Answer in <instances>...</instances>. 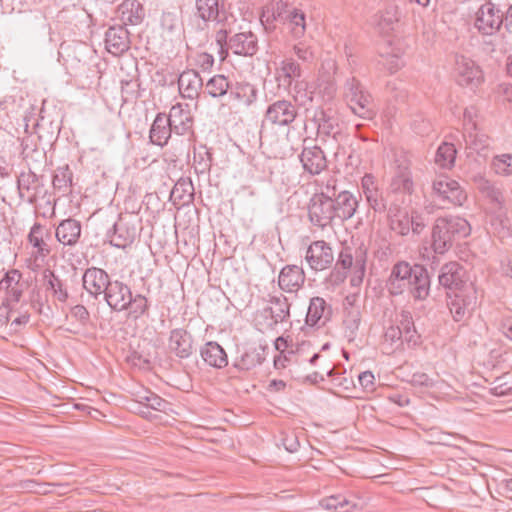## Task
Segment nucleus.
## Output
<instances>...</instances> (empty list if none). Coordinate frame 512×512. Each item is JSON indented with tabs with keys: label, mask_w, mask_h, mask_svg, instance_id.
<instances>
[{
	"label": "nucleus",
	"mask_w": 512,
	"mask_h": 512,
	"mask_svg": "<svg viewBox=\"0 0 512 512\" xmlns=\"http://www.w3.org/2000/svg\"><path fill=\"white\" fill-rule=\"evenodd\" d=\"M386 287L392 296L408 289L415 300L422 301L430 294V277L423 265L399 261L392 266Z\"/></svg>",
	"instance_id": "f257e3e1"
},
{
	"label": "nucleus",
	"mask_w": 512,
	"mask_h": 512,
	"mask_svg": "<svg viewBox=\"0 0 512 512\" xmlns=\"http://www.w3.org/2000/svg\"><path fill=\"white\" fill-rule=\"evenodd\" d=\"M470 233L471 226L466 219L459 216L439 217L432 228L431 247L436 254L443 255L455 241L466 238Z\"/></svg>",
	"instance_id": "f03ea898"
},
{
	"label": "nucleus",
	"mask_w": 512,
	"mask_h": 512,
	"mask_svg": "<svg viewBox=\"0 0 512 512\" xmlns=\"http://www.w3.org/2000/svg\"><path fill=\"white\" fill-rule=\"evenodd\" d=\"M502 3L485 0L472 16L473 27L482 36L496 35L502 29Z\"/></svg>",
	"instance_id": "7ed1b4c3"
},
{
	"label": "nucleus",
	"mask_w": 512,
	"mask_h": 512,
	"mask_svg": "<svg viewBox=\"0 0 512 512\" xmlns=\"http://www.w3.org/2000/svg\"><path fill=\"white\" fill-rule=\"evenodd\" d=\"M432 196L443 208L462 206L467 200V193L460 184L447 175H439L432 182Z\"/></svg>",
	"instance_id": "20e7f679"
},
{
	"label": "nucleus",
	"mask_w": 512,
	"mask_h": 512,
	"mask_svg": "<svg viewBox=\"0 0 512 512\" xmlns=\"http://www.w3.org/2000/svg\"><path fill=\"white\" fill-rule=\"evenodd\" d=\"M367 249L360 245L358 247L344 246L336 261V267L343 270H351V285L358 286L363 282L366 271Z\"/></svg>",
	"instance_id": "39448f33"
},
{
	"label": "nucleus",
	"mask_w": 512,
	"mask_h": 512,
	"mask_svg": "<svg viewBox=\"0 0 512 512\" xmlns=\"http://www.w3.org/2000/svg\"><path fill=\"white\" fill-rule=\"evenodd\" d=\"M311 121L316 125L317 136L322 142H326L329 138L336 142L342 140L343 125L333 109L317 107L313 112Z\"/></svg>",
	"instance_id": "423d86ee"
},
{
	"label": "nucleus",
	"mask_w": 512,
	"mask_h": 512,
	"mask_svg": "<svg viewBox=\"0 0 512 512\" xmlns=\"http://www.w3.org/2000/svg\"><path fill=\"white\" fill-rule=\"evenodd\" d=\"M439 284L454 294L466 293L475 289L469 281L465 268L458 262H449L442 266L438 276Z\"/></svg>",
	"instance_id": "0eeeda50"
},
{
	"label": "nucleus",
	"mask_w": 512,
	"mask_h": 512,
	"mask_svg": "<svg viewBox=\"0 0 512 512\" xmlns=\"http://www.w3.org/2000/svg\"><path fill=\"white\" fill-rule=\"evenodd\" d=\"M361 190L370 209L375 213H385V204L393 194L384 190L379 180L371 173H366L361 179Z\"/></svg>",
	"instance_id": "6e6552de"
},
{
	"label": "nucleus",
	"mask_w": 512,
	"mask_h": 512,
	"mask_svg": "<svg viewBox=\"0 0 512 512\" xmlns=\"http://www.w3.org/2000/svg\"><path fill=\"white\" fill-rule=\"evenodd\" d=\"M411 165L412 162L406 153L397 155L394 174L389 184V188L393 194L411 195L414 192Z\"/></svg>",
	"instance_id": "1a4fd4ad"
},
{
	"label": "nucleus",
	"mask_w": 512,
	"mask_h": 512,
	"mask_svg": "<svg viewBox=\"0 0 512 512\" xmlns=\"http://www.w3.org/2000/svg\"><path fill=\"white\" fill-rule=\"evenodd\" d=\"M333 207L332 200L312 195L307 204V216L310 224L321 230L330 227L335 219Z\"/></svg>",
	"instance_id": "9d476101"
},
{
	"label": "nucleus",
	"mask_w": 512,
	"mask_h": 512,
	"mask_svg": "<svg viewBox=\"0 0 512 512\" xmlns=\"http://www.w3.org/2000/svg\"><path fill=\"white\" fill-rule=\"evenodd\" d=\"M455 79L458 85L475 90L483 81L481 68L472 59L457 55L455 59Z\"/></svg>",
	"instance_id": "9b49d317"
},
{
	"label": "nucleus",
	"mask_w": 512,
	"mask_h": 512,
	"mask_svg": "<svg viewBox=\"0 0 512 512\" xmlns=\"http://www.w3.org/2000/svg\"><path fill=\"white\" fill-rule=\"evenodd\" d=\"M23 274L18 269H10L5 272L0 280V291L5 293L2 305L10 308L12 305L20 302L28 284L22 281Z\"/></svg>",
	"instance_id": "f8f14e48"
},
{
	"label": "nucleus",
	"mask_w": 512,
	"mask_h": 512,
	"mask_svg": "<svg viewBox=\"0 0 512 512\" xmlns=\"http://www.w3.org/2000/svg\"><path fill=\"white\" fill-rule=\"evenodd\" d=\"M305 260L309 267L316 272L326 270L334 262L332 247L324 240L313 241L306 250Z\"/></svg>",
	"instance_id": "ddd939ff"
},
{
	"label": "nucleus",
	"mask_w": 512,
	"mask_h": 512,
	"mask_svg": "<svg viewBox=\"0 0 512 512\" xmlns=\"http://www.w3.org/2000/svg\"><path fill=\"white\" fill-rule=\"evenodd\" d=\"M298 115L296 106L289 100H277L271 103L265 112V119L272 125L289 126Z\"/></svg>",
	"instance_id": "4468645a"
},
{
	"label": "nucleus",
	"mask_w": 512,
	"mask_h": 512,
	"mask_svg": "<svg viewBox=\"0 0 512 512\" xmlns=\"http://www.w3.org/2000/svg\"><path fill=\"white\" fill-rule=\"evenodd\" d=\"M110 281L108 273L98 267L87 268L82 276L83 288L94 299L104 296Z\"/></svg>",
	"instance_id": "2eb2a0df"
},
{
	"label": "nucleus",
	"mask_w": 512,
	"mask_h": 512,
	"mask_svg": "<svg viewBox=\"0 0 512 512\" xmlns=\"http://www.w3.org/2000/svg\"><path fill=\"white\" fill-rule=\"evenodd\" d=\"M299 159L304 171L312 176L319 175L328 166L324 151L317 145L304 146Z\"/></svg>",
	"instance_id": "dca6fc26"
},
{
	"label": "nucleus",
	"mask_w": 512,
	"mask_h": 512,
	"mask_svg": "<svg viewBox=\"0 0 512 512\" xmlns=\"http://www.w3.org/2000/svg\"><path fill=\"white\" fill-rule=\"evenodd\" d=\"M131 293L130 287L125 283L111 280L103 297L113 311L121 312L127 310L126 305L130 302L128 299Z\"/></svg>",
	"instance_id": "f3484780"
},
{
	"label": "nucleus",
	"mask_w": 512,
	"mask_h": 512,
	"mask_svg": "<svg viewBox=\"0 0 512 512\" xmlns=\"http://www.w3.org/2000/svg\"><path fill=\"white\" fill-rule=\"evenodd\" d=\"M477 304L476 289H469L466 293L454 294V298L448 303L453 319L456 322L462 321Z\"/></svg>",
	"instance_id": "a211bd4d"
},
{
	"label": "nucleus",
	"mask_w": 512,
	"mask_h": 512,
	"mask_svg": "<svg viewBox=\"0 0 512 512\" xmlns=\"http://www.w3.org/2000/svg\"><path fill=\"white\" fill-rule=\"evenodd\" d=\"M229 51L235 55L252 57L258 51V38L251 32H239L230 36Z\"/></svg>",
	"instance_id": "6ab92c4d"
},
{
	"label": "nucleus",
	"mask_w": 512,
	"mask_h": 512,
	"mask_svg": "<svg viewBox=\"0 0 512 512\" xmlns=\"http://www.w3.org/2000/svg\"><path fill=\"white\" fill-rule=\"evenodd\" d=\"M106 50L118 56L130 48L129 32L124 26H112L105 33Z\"/></svg>",
	"instance_id": "aec40b11"
},
{
	"label": "nucleus",
	"mask_w": 512,
	"mask_h": 512,
	"mask_svg": "<svg viewBox=\"0 0 512 512\" xmlns=\"http://www.w3.org/2000/svg\"><path fill=\"white\" fill-rule=\"evenodd\" d=\"M174 133L178 135L186 134L193 125V116L189 104L177 103L170 109L167 117Z\"/></svg>",
	"instance_id": "412c9836"
},
{
	"label": "nucleus",
	"mask_w": 512,
	"mask_h": 512,
	"mask_svg": "<svg viewBox=\"0 0 512 512\" xmlns=\"http://www.w3.org/2000/svg\"><path fill=\"white\" fill-rule=\"evenodd\" d=\"M305 272L298 265L284 266L278 276V285L281 290L289 293L297 292L305 283Z\"/></svg>",
	"instance_id": "4be33fe9"
},
{
	"label": "nucleus",
	"mask_w": 512,
	"mask_h": 512,
	"mask_svg": "<svg viewBox=\"0 0 512 512\" xmlns=\"http://www.w3.org/2000/svg\"><path fill=\"white\" fill-rule=\"evenodd\" d=\"M168 347L177 357L187 359L193 353L192 335L182 328L173 329L170 332Z\"/></svg>",
	"instance_id": "5701e85b"
},
{
	"label": "nucleus",
	"mask_w": 512,
	"mask_h": 512,
	"mask_svg": "<svg viewBox=\"0 0 512 512\" xmlns=\"http://www.w3.org/2000/svg\"><path fill=\"white\" fill-rule=\"evenodd\" d=\"M320 506L328 512H351L360 508L359 498L353 494H336L323 498Z\"/></svg>",
	"instance_id": "b1692460"
},
{
	"label": "nucleus",
	"mask_w": 512,
	"mask_h": 512,
	"mask_svg": "<svg viewBox=\"0 0 512 512\" xmlns=\"http://www.w3.org/2000/svg\"><path fill=\"white\" fill-rule=\"evenodd\" d=\"M202 87L203 80L196 70L188 69L178 77V88L183 98L191 100L197 98Z\"/></svg>",
	"instance_id": "393cba45"
},
{
	"label": "nucleus",
	"mask_w": 512,
	"mask_h": 512,
	"mask_svg": "<svg viewBox=\"0 0 512 512\" xmlns=\"http://www.w3.org/2000/svg\"><path fill=\"white\" fill-rule=\"evenodd\" d=\"M38 188L39 178L31 169L23 171L17 176V189L21 199L35 204L38 198Z\"/></svg>",
	"instance_id": "a878e982"
},
{
	"label": "nucleus",
	"mask_w": 512,
	"mask_h": 512,
	"mask_svg": "<svg viewBox=\"0 0 512 512\" xmlns=\"http://www.w3.org/2000/svg\"><path fill=\"white\" fill-rule=\"evenodd\" d=\"M302 77L300 64L292 57L284 58L275 69V78L279 86L289 88L293 81Z\"/></svg>",
	"instance_id": "bb28decb"
},
{
	"label": "nucleus",
	"mask_w": 512,
	"mask_h": 512,
	"mask_svg": "<svg viewBox=\"0 0 512 512\" xmlns=\"http://www.w3.org/2000/svg\"><path fill=\"white\" fill-rule=\"evenodd\" d=\"M334 204L335 218H339L341 221L352 218L358 207L357 198L349 191L343 190L337 193L332 199Z\"/></svg>",
	"instance_id": "cd10ccee"
},
{
	"label": "nucleus",
	"mask_w": 512,
	"mask_h": 512,
	"mask_svg": "<svg viewBox=\"0 0 512 512\" xmlns=\"http://www.w3.org/2000/svg\"><path fill=\"white\" fill-rule=\"evenodd\" d=\"M137 231L134 225L123 220L114 223L112 233H108L110 244L117 248H126L136 239Z\"/></svg>",
	"instance_id": "c85d7f7f"
},
{
	"label": "nucleus",
	"mask_w": 512,
	"mask_h": 512,
	"mask_svg": "<svg viewBox=\"0 0 512 512\" xmlns=\"http://www.w3.org/2000/svg\"><path fill=\"white\" fill-rule=\"evenodd\" d=\"M200 356L210 367L222 369L228 365V356L224 348L216 341H208L200 348Z\"/></svg>",
	"instance_id": "c756f323"
},
{
	"label": "nucleus",
	"mask_w": 512,
	"mask_h": 512,
	"mask_svg": "<svg viewBox=\"0 0 512 512\" xmlns=\"http://www.w3.org/2000/svg\"><path fill=\"white\" fill-rule=\"evenodd\" d=\"M464 142V148L467 155L476 153L478 155L486 156L490 148V138L484 133H479L477 130L466 128V132L461 134Z\"/></svg>",
	"instance_id": "7c9ffc66"
},
{
	"label": "nucleus",
	"mask_w": 512,
	"mask_h": 512,
	"mask_svg": "<svg viewBox=\"0 0 512 512\" xmlns=\"http://www.w3.org/2000/svg\"><path fill=\"white\" fill-rule=\"evenodd\" d=\"M82 226L81 223L73 218L62 220L56 227L55 236L57 240L67 246H74L77 244L81 236Z\"/></svg>",
	"instance_id": "2f4dec72"
},
{
	"label": "nucleus",
	"mask_w": 512,
	"mask_h": 512,
	"mask_svg": "<svg viewBox=\"0 0 512 512\" xmlns=\"http://www.w3.org/2000/svg\"><path fill=\"white\" fill-rule=\"evenodd\" d=\"M172 132H174L173 127L170 126L166 115L164 113H158L149 131L150 142L163 147L168 143Z\"/></svg>",
	"instance_id": "473e14b6"
},
{
	"label": "nucleus",
	"mask_w": 512,
	"mask_h": 512,
	"mask_svg": "<svg viewBox=\"0 0 512 512\" xmlns=\"http://www.w3.org/2000/svg\"><path fill=\"white\" fill-rule=\"evenodd\" d=\"M347 105L353 114L362 119L371 120L375 116L373 98L367 89L357 94L353 101H348Z\"/></svg>",
	"instance_id": "72a5a7b5"
},
{
	"label": "nucleus",
	"mask_w": 512,
	"mask_h": 512,
	"mask_svg": "<svg viewBox=\"0 0 512 512\" xmlns=\"http://www.w3.org/2000/svg\"><path fill=\"white\" fill-rule=\"evenodd\" d=\"M195 189L191 178L181 177L175 183L170 193V199L174 204L189 205L194 201Z\"/></svg>",
	"instance_id": "f704fd0d"
},
{
	"label": "nucleus",
	"mask_w": 512,
	"mask_h": 512,
	"mask_svg": "<svg viewBox=\"0 0 512 512\" xmlns=\"http://www.w3.org/2000/svg\"><path fill=\"white\" fill-rule=\"evenodd\" d=\"M42 276L45 281L46 291H51L57 301L65 303L69 298L65 282L49 268L44 269Z\"/></svg>",
	"instance_id": "c9c22d12"
},
{
	"label": "nucleus",
	"mask_w": 512,
	"mask_h": 512,
	"mask_svg": "<svg viewBox=\"0 0 512 512\" xmlns=\"http://www.w3.org/2000/svg\"><path fill=\"white\" fill-rule=\"evenodd\" d=\"M265 360V348L262 346L250 348L245 351L233 363V368L238 371H249Z\"/></svg>",
	"instance_id": "e433bc0d"
},
{
	"label": "nucleus",
	"mask_w": 512,
	"mask_h": 512,
	"mask_svg": "<svg viewBox=\"0 0 512 512\" xmlns=\"http://www.w3.org/2000/svg\"><path fill=\"white\" fill-rule=\"evenodd\" d=\"M331 315V307L322 297H313L310 299L306 314V324L316 326L321 319L328 320Z\"/></svg>",
	"instance_id": "4c0bfd02"
},
{
	"label": "nucleus",
	"mask_w": 512,
	"mask_h": 512,
	"mask_svg": "<svg viewBox=\"0 0 512 512\" xmlns=\"http://www.w3.org/2000/svg\"><path fill=\"white\" fill-rule=\"evenodd\" d=\"M118 13L124 24L137 25L145 16L143 6L137 0H124L118 7Z\"/></svg>",
	"instance_id": "58836bf2"
},
{
	"label": "nucleus",
	"mask_w": 512,
	"mask_h": 512,
	"mask_svg": "<svg viewBox=\"0 0 512 512\" xmlns=\"http://www.w3.org/2000/svg\"><path fill=\"white\" fill-rule=\"evenodd\" d=\"M271 306L266 308L269 311L273 325L287 321L290 317V303L288 298L280 294L272 296L269 300Z\"/></svg>",
	"instance_id": "ea45409f"
},
{
	"label": "nucleus",
	"mask_w": 512,
	"mask_h": 512,
	"mask_svg": "<svg viewBox=\"0 0 512 512\" xmlns=\"http://www.w3.org/2000/svg\"><path fill=\"white\" fill-rule=\"evenodd\" d=\"M229 96L237 102L249 106L257 99V89L248 82H231Z\"/></svg>",
	"instance_id": "a19ab883"
},
{
	"label": "nucleus",
	"mask_w": 512,
	"mask_h": 512,
	"mask_svg": "<svg viewBox=\"0 0 512 512\" xmlns=\"http://www.w3.org/2000/svg\"><path fill=\"white\" fill-rule=\"evenodd\" d=\"M52 185L61 196L71 193L73 185V172L68 164L58 167L52 177Z\"/></svg>",
	"instance_id": "79ce46f5"
},
{
	"label": "nucleus",
	"mask_w": 512,
	"mask_h": 512,
	"mask_svg": "<svg viewBox=\"0 0 512 512\" xmlns=\"http://www.w3.org/2000/svg\"><path fill=\"white\" fill-rule=\"evenodd\" d=\"M27 240L37 250L34 256L35 260L39 258L43 260L50 255L51 248L43 238V226L40 223H34L30 229Z\"/></svg>",
	"instance_id": "37998d69"
},
{
	"label": "nucleus",
	"mask_w": 512,
	"mask_h": 512,
	"mask_svg": "<svg viewBox=\"0 0 512 512\" xmlns=\"http://www.w3.org/2000/svg\"><path fill=\"white\" fill-rule=\"evenodd\" d=\"M403 334L394 325L386 328L383 335L382 347L386 354H393L396 352H403L405 350Z\"/></svg>",
	"instance_id": "c03bdc74"
},
{
	"label": "nucleus",
	"mask_w": 512,
	"mask_h": 512,
	"mask_svg": "<svg viewBox=\"0 0 512 512\" xmlns=\"http://www.w3.org/2000/svg\"><path fill=\"white\" fill-rule=\"evenodd\" d=\"M196 16L204 22L220 23L219 0H195Z\"/></svg>",
	"instance_id": "a18cd8bd"
},
{
	"label": "nucleus",
	"mask_w": 512,
	"mask_h": 512,
	"mask_svg": "<svg viewBox=\"0 0 512 512\" xmlns=\"http://www.w3.org/2000/svg\"><path fill=\"white\" fill-rule=\"evenodd\" d=\"M491 226L494 233L501 239L508 238L512 234V224L507 215V210H496L491 219Z\"/></svg>",
	"instance_id": "49530a36"
},
{
	"label": "nucleus",
	"mask_w": 512,
	"mask_h": 512,
	"mask_svg": "<svg viewBox=\"0 0 512 512\" xmlns=\"http://www.w3.org/2000/svg\"><path fill=\"white\" fill-rule=\"evenodd\" d=\"M283 24L288 25L289 31L294 38H302L306 32V15L302 10L295 8L289 17L283 21Z\"/></svg>",
	"instance_id": "de8ad7c7"
},
{
	"label": "nucleus",
	"mask_w": 512,
	"mask_h": 512,
	"mask_svg": "<svg viewBox=\"0 0 512 512\" xmlns=\"http://www.w3.org/2000/svg\"><path fill=\"white\" fill-rule=\"evenodd\" d=\"M138 397L139 404L146 409H152L164 413L171 410V403L152 391H146L143 395H139Z\"/></svg>",
	"instance_id": "09e8293b"
},
{
	"label": "nucleus",
	"mask_w": 512,
	"mask_h": 512,
	"mask_svg": "<svg viewBox=\"0 0 512 512\" xmlns=\"http://www.w3.org/2000/svg\"><path fill=\"white\" fill-rule=\"evenodd\" d=\"M230 83L227 77L217 74L207 81L205 90L211 97L219 98L229 93Z\"/></svg>",
	"instance_id": "8fccbe9b"
},
{
	"label": "nucleus",
	"mask_w": 512,
	"mask_h": 512,
	"mask_svg": "<svg viewBox=\"0 0 512 512\" xmlns=\"http://www.w3.org/2000/svg\"><path fill=\"white\" fill-rule=\"evenodd\" d=\"M457 150L452 143H442L435 154V162L442 168H451L455 162Z\"/></svg>",
	"instance_id": "3c124183"
},
{
	"label": "nucleus",
	"mask_w": 512,
	"mask_h": 512,
	"mask_svg": "<svg viewBox=\"0 0 512 512\" xmlns=\"http://www.w3.org/2000/svg\"><path fill=\"white\" fill-rule=\"evenodd\" d=\"M489 393L496 397H503L512 394V376L504 373L496 377L491 383Z\"/></svg>",
	"instance_id": "603ef678"
},
{
	"label": "nucleus",
	"mask_w": 512,
	"mask_h": 512,
	"mask_svg": "<svg viewBox=\"0 0 512 512\" xmlns=\"http://www.w3.org/2000/svg\"><path fill=\"white\" fill-rule=\"evenodd\" d=\"M401 13L397 6L388 5L381 14L380 27L385 31L395 30L400 21Z\"/></svg>",
	"instance_id": "864d4df0"
},
{
	"label": "nucleus",
	"mask_w": 512,
	"mask_h": 512,
	"mask_svg": "<svg viewBox=\"0 0 512 512\" xmlns=\"http://www.w3.org/2000/svg\"><path fill=\"white\" fill-rule=\"evenodd\" d=\"M480 191L495 205L497 210L505 209L502 191L488 180H483L479 185Z\"/></svg>",
	"instance_id": "5fc2aeb1"
},
{
	"label": "nucleus",
	"mask_w": 512,
	"mask_h": 512,
	"mask_svg": "<svg viewBox=\"0 0 512 512\" xmlns=\"http://www.w3.org/2000/svg\"><path fill=\"white\" fill-rule=\"evenodd\" d=\"M128 301L130 302L126 305L127 310H129V314L133 318L138 319L148 312L149 304L147 298L144 295H133V293H131V297H129Z\"/></svg>",
	"instance_id": "6e6d98bb"
},
{
	"label": "nucleus",
	"mask_w": 512,
	"mask_h": 512,
	"mask_svg": "<svg viewBox=\"0 0 512 512\" xmlns=\"http://www.w3.org/2000/svg\"><path fill=\"white\" fill-rule=\"evenodd\" d=\"M161 28L169 35L179 34L182 29V22L176 12L165 11L160 20Z\"/></svg>",
	"instance_id": "4d7b16f0"
},
{
	"label": "nucleus",
	"mask_w": 512,
	"mask_h": 512,
	"mask_svg": "<svg viewBox=\"0 0 512 512\" xmlns=\"http://www.w3.org/2000/svg\"><path fill=\"white\" fill-rule=\"evenodd\" d=\"M361 323V313L357 308H351L347 311L343 325L345 335L350 339H354Z\"/></svg>",
	"instance_id": "13d9d810"
},
{
	"label": "nucleus",
	"mask_w": 512,
	"mask_h": 512,
	"mask_svg": "<svg viewBox=\"0 0 512 512\" xmlns=\"http://www.w3.org/2000/svg\"><path fill=\"white\" fill-rule=\"evenodd\" d=\"M492 167L499 175H512V154H501L493 158Z\"/></svg>",
	"instance_id": "bf43d9fd"
},
{
	"label": "nucleus",
	"mask_w": 512,
	"mask_h": 512,
	"mask_svg": "<svg viewBox=\"0 0 512 512\" xmlns=\"http://www.w3.org/2000/svg\"><path fill=\"white\" fill-rule=\"evenodd\" d=\"M364 89V85L361 83L359 79H357L354 76H351L346 79L344 86H343V97L346 101H353L357 94L362 92Z\"/></svg>",
	"instance_id": "052dcab7"
},
{
	"label": "nucleus",
	"mask_w": 512,
	"mask_h": 512,
	"mask_svg": "<svg viewBox=\"0 0 512 512\" xmlns=\"http://www.w3.org/2000/svg\"><path fill=\"white\" fill-rule=\"evenodd\" d=\"M140 83L138 79L121 81V96L124 102H130L139 98Z\"/></svg>",
	"instance_id": "680f3d73"
},
{
	"label": "nucleus",
	"mask_w": 512,
	"mask_h": 512,
	"mask_svg": "<svg viewBox=\"0 0 512 512\" xmlns=\"http://www.w3.org/2000/svg\"><path fill=\"white\" fill-rule=\"evenodd\" d=\"M318 190L313 194L318 197H325L332 200L337 193H340L337 187V179L330 177L325 182L318 185Z\"/></svg>",
	"instance_id": "e2e57ef3"
},
{
	"label": "nucleus",
	"mask_w": 512,
	"mask_h": 512,
	"mask_svg": "<svg viewBox=\"0 0 512 512\" xmlns=\"http://www.w3.org/2000/svg\"><path fill=\"white\" fill-rule=\"evenodd\" d=\"M390 229L401 236H407L410 233V214L406 213L400 218H395L388 223Z\"/></svg>",
	"instance_id": "0e129e2a"
},
{
	"label": "nucleus",
	"mask_w": 512,
	"mask_h": 512,
	"mask_svg": "<svg viewBox=\"0 0 512 512\" xmlns=\"http://www.w3.org/2000/svg\"><path fill=\"white\" fill-rule=\"evenodd\" d=\"M269 6L282 23L295 10V7L289 6L288 0H274Z\"/></svg>",
	"instance_id": "69168bd1"
},
{
	"label": "nucleus",
	"mask_w": 512,
	"mask_h": 512,
	"mask_svg": "<svg viewBox=\"0 0 512 512\" xmlns=\"http://www.w3.org/2000/svg\"><path fill=\"white\" fill-rule=\"evenodd\" d=\"M321 69L323 70V72H321V77L325 79L329 85L328 89L333 93L335 90L333 85V76L337 70L336 61L332 59L325 60L322 63Z\"/></svg>",
	"instance_id": "338daca9"
},
{
	"label": "nucleus",
	"mask_w": 512,
	"mask_h": 512,
	"mask_svg": "<svg viewBox=\"0 0 512 512\" xmlns=\"http://www.w3.org/2000/svg\"><path fill=\"white\" fill-rule=\"evenodd\" d=\"M385 208L388 223L408 213L400 204L390 199L386 202Z\"/></svg>",
	"instance_id": "774afa93"
}]
</instances>
